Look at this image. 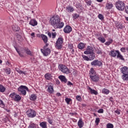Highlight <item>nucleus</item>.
I'll return each instance as SVG.
<instances>
[{
	"label": "nucleus",
	"mask_w": 128,
	"mask_h": 128,
	"mask_svg": "<svg viewBox=\"0 0 128 128\" xmlns=\"http://www.w3.org/2000/svg\"><path fill=\"white\" fill-rule=\"evenodd\" d=\"M49 22L52 26L56 28H62L64 26V22H60V18L58 15L52 17L50 20Z\"/></svg>",
	"instance_id": "f257e3e1"
},
{
	"label": "nucleus",
	"mask_w": 128,
	"mask_h": 128,
	"mask_svg": "<svg viewBox=\"0 0 128 128\" xmlns=\"http://www.w3.org/2000/svg\"><path fill=\"white\" fill-rule=\"evenodd\" d=\"M116 6L118 10L122 12L126 8V4L124 2L118 0L116 3Z\"/></svg>",
	"instance_id": "f03ea898"
},
{
	"label": "nucleus",
	"mask_w": 128,
	"mask_h": 128,
	"mask_svg": "<svg viewBox=\"0 0 128 128\" xmlns=\"http://www.w3.org/2000/svg\"><path fill=\"white\" fill-rule=\"evenodd\" d=\"M60 70L63 74H70V70L64 64H60L58 66Z\"/></svg>",
	"instance_id": "7ed1b4c3"
},
{
	"label": "nucleus",
	"mask_w": 128,
	"mask_h": 128,
	"mask_svg": "<svg viewBox=\"0 0 128 128\" xmlns=\"http://www.w3.org/2000/svg\"><path fill=\"white\" fill-rule=\"evenodd\" d=\"M62 44H64V38L62 37L58 38L55 45L56 48L57 50H62Z\"/></svg>",
	"instance_id": "20e7f679"
},
{
	"label": "nucleus",
	"mask_w": 128,
	"mask_h": 128,
	"mask_svg": "<svg viewBox=\"0 0 128 128\" xmlns=\"http://www.w3.org/2000/svg\"><path fill=\"white\" fill-rule=\"evenodd\" d=\"M26 90H28V88L26 86H21L18 88V92H20L23 96L26 94Z\"/></svg>",
	"instance_id": "39448f33"
},
{
	"label": "nucleus",
	"mask_w": 128,
	"mask_h": 128,
	"mask_svg": "<svg viewBox=\"0 0 128 128\" xmlns=\"http://www.w3.org/2000/svg\"><path fill=\"white\" fill-rule=\"evenodd\" d=\"M26 114L28 118H34V116H36V111L32 109L28 110L26 111Z\"/></svg>",
	"instance_id": "423d86ee"
},
{
	"label": "nucleus",
	"mask_w": 128,
	"mask_h": 128,
	"mask_svg": "<svg viewBox=\"0 0 128 128\" xmlns=\"http://www.w3.org/2000/svg\"><path fill=\"white\" fill-rule=\"evenodd\" d=\"M10 98H14L15 102H20L22 100V97L20 95H18L14 93H12L10 96Z\"/></svg>",
	"instance_id": "0eeeda50"
},
{
	"label": "nucleus",
	"mask_w": 128,
	"mask_h": 128,
	"mask_svg": "<svg viewBox=\"0 0 128 128\" xmlns=\"http://www.w3.org/2000/svg\"><path fill=\"white\" fill-rule=\"evenodd\" d=\"M41 52L44 56H48L50 54V49L48 48H44V49H41Z\"/></svg>",
	"instance_id": "6e6552de"
},
{
	"label": "nucleus",
	"mask_w": 128,
	"mask_h": 128,
	"mask_svg": "<svg viewBox=\"0 0 128 128\" xmlns=\"http://www.w3.org/2000/svg\"><path fill=\"white\" fill-rule=\"evenodd\" d=\"M90 78L92 82H98L100 80V77L98 74L90 76Z\"/></svg>",
	"instance_id": "1a4fd4ad"
},
{
	"label": "nucleus",
	"mask_w": 128,
	"mask_h": 128,
	"mask_svg": "<svg viewBox=\"0 0 128 128\" xmlns=\"http://www.w3.org/2000/svg\"><path fill=\"white\" fill-rule=\"evenodd\" d=\"M94 52V48L92 47L89 46L87 48V49L86 51H84V54H92Z\"/></svg>",
	"instance_id": "9d476101"
},
{
	"label": "nucleus",
	"mask_w": 128,
	"mask_h": 128,
	"mask_svg": "<svg viewBox=\"0 0 128 128\" xmlns=\"http://www.w3.org/2000/svg\"><path fill=\"white\" fill-rule=\"evenodd\" d=\"M90 64L94 66H102V62L98 60H94L90 63Z\"/></svg>",
	"instance_id": "9b49d317"
},
{
	"label": "nucleus",
	"mask_w": 128,
	"mask_h": 128,
	"mask_svg": "<svg viewBox=\"0 0 128 128\" xmlns=\"http://www.w3.org/2000/svg\"><path fill=\"white\" fill-rule=\"evenodd\" d=\"M72 27L70 26H66L64 29V32L65 34H70L72 30Z\"/></svg>",
	"instance_id": "f8f14e48"
},
{
	"label": "nucleus",
	"mask_w": 128,
	"mask_h": 128,
	"mask_svg": "<svg viewBox=\"0 0 128 128\" xmlns=\"http://www.w3.org/2000/svg\"><path fill=\"white\" fill-rule=\"evenodd\" d=\"M58 78L62 82H64V84H66L68 82V79L66 78V76L60 75L58 76Z\"/></svg>",
	"instance_id": "ddd939ff"
},
{
	"label": "nucleus",
	"mask_w": 128,
	"mask_h": 128,
	"mask_svg": "<svg viewBox=\"0 0 128 128\" xmlns=\"http://www.w3.org/2000/svg\"><path fill=\"white\" fill-rule=\"evenodd\" d=\"M120 52L118 50H113L110 52L111 56H113V58H115L116 56V54H118Z\"/></svg>",
	"instance_id": "4468645a"
},
{
	"label": "nucleus",
	"mask_w": 128,
	"mask_h": 128,
	"mask_svg": "<svg viewBox=\"0 0 128 128\" xmlns=\"http://www.w3.org/2000/svg\"><path fill=\"white\" fill-rule=\"evenodd\" d=\"M121 72L123 74H128V67L124 66L120 68Z\"/></svg>",
	"instance_id": "2eb2a0df"
},
{
	"label": "nucleus",
	"mask_w": 128,
	"mask_h": 128,
	"mask_svg": "<svg viewBox=\"0 0 128 128\" xmlns=\"http://www.w3.org/2000/svg\"><path fill=\"white\" fill-rule=\"evenodd\" d=\"M29 24L32 26H38V22H36L35 20H31L29 22Z\"/></svg>",
	"instance_id": "dca6fc26"
},
{
	"label": "nucleus",
	"mask_w": 128,
	"mask_h": 128,
	"mask_svg": "<svg viewBox=\"0 0 128 128\" xmlns=\"http://www.w3.org/2000/svg\"><path fill=\"white\" fill-rule=\"evenodd\" d=\"M66 10L68 12H72L74 10V7L70 6H68L66 8Z\"/></svg>",
	"instance_id": "f3484780"
},
{
	"label": "nucleus",
	"mask_w": 128,
	"mask_h": 128,
	"mask_svg": "<svg viewBox=\"0 0 128 128\" xmlns=\"http://www.w3.org/2000/svg\"><path fill=\"white\" fill-rule=\"evenodd\" d=\"M114 7V4L110 2H108L106 4V10H110Z\"/></svg>",
	"instance_id": "a211bd4d"
},
{
	"label": "nucleus",
	"mask_w": 128,
	"mask_h": 128,
	"mask_svg": "<svg viewBox=\"0 0 128 128\" xmlns=\"http://www.w3.org/2000/svg\"><path fill=\"white\" fill-rule=\"evenodd\" d=\"M89 56L90 60H94L96 58V54L93 52V53L89 54V56Z\"/></svg>",
	"instance_id": "6ab92c4d"
},
{
	"label": "nucleus",
	"mask_w": 128,
	"mask_h": 128,
	"mask_svg": "<svg viewBox=\"0 0 128 128\" xmlns=\"http://www.w3.org/2000/svg\"><path fill=\"white\" fill-rule=\"evenodd\" d=\"M44 78L46 80H50L52 78V74L48 73H47L45 74Z\"/></svg>",
	"instance_id": "aec40b11"
},
{
	"label": "nucleus",
	"mask_w": 128,
	"mask_h": 128,
	"mask_svg": "<svg viewBox=\"0 0 128 128\" xmlns=\"http://www.w3.org/2000/svg\"><path fill=\"white\" fill-rule=\"evenodd\" d=\"M41 37L42 38V40H44V44H46L48 42V36H46L44 34H42Z\"/></svg>",
	"instance_id": "412c9836"
},
{
	"label": "nucleus",
	"mask_w": 128,
	"mask_h": 128,
	"mask_svg": "<svg viewBox=\"0 0 128 128\" xmlns=\"http://www.w3.org/2000/svg\"><path fill=\"white\" fill-rule=\"evenodd\" d=\"M88 90H90V94H95V96H97V94H98V92L97 91H96L94 90H92V88H90V87H88Z\"/></svg>",
	"instance_id": "4be33fe9"
},
{
	"label": "nucleus",
	"mask_w": 128,
	"mask_h": 128,
	"mask_svg": "<svg viewBox=\"0 0 128 128\" xmlns=\"http://www.w3.org/2000/svg\"><path fill=\"white\" fill-rule=\"evenodd\" d=\"M78 126H79L80 128H82L84 126V122H82V120L80 119L78 122Z\"/></svg>",
	"instance_id": "5701e85b"
},
{
	"label": "nucleus",
	"mask_w": 128,
	"mask_h": 128,
	"mask_svg": "<svg viewBox=\"0 0 128 128\" xmlns=\"http://www.w3.org/2000/svg\"><path fill=\"white\" fill-rule=\"evenodd\" d=\"M24 51L27 54H28L29 56H32V51H30V49H28V48H25Z\"/></svg>",
	"instance_id": "b1692460"
},
{
	"label": "nucleus",
	"mask_w": 128,
	"mask_h": 128,
	"mask_svg": "<svg viewBox=\"0 0 128 128\" xmlns=\"http://www.w3.org/2000/svg\"><path fill=\"white\" fill-rule=\"evenodd\" d=\"M40 126L42 128H48V126H46V122H43L40 124Z\"/></svg>",
	"instance_id": "393cba45"
},
{
	"label": "nucleus",
	"mask_w": 128,
	"mask_h": 128,
	"mask_svg": "<svg viewBox=\"0 0 128 128\" xmlns=\"http://www.w3.org/2000/svg\"><path fill=\"white\" fill-rule=\"evenodd\" d=\"M48 90L50 94H52L54 92V87L52 86H50L48 87Z\"/></svg>",
	"instance_id": "a878e982"
},
{
	"label": "nucleus",
	"mask_w": 128,
	"mask_h": 128,
	"mask_svg": "<svg viewBox=\"0 0 128 128\" xmlns=\"http://www.w3.org/2000/svg\"><path fill=\"white\" fill-rule=\"evenodd\" d=\"M102 94H110V90L104 88L102 90Z\"/></svg>",
	"instance_id": "bb28decb"
},
{
	"label": "nucleus",
	"mask_w": 128,
	"mask_h": 128,
	"mask_svg": "<svg viewBox=\"0 0 128 128\" xmlns=\"http://www.w3.org/2000/svg\"><path fill=\"white\" fill-rule=\"evenodd\" d=\"M89 74H90V76H95L96 74V72L94 71L93 68H92L90 69Z\"/></svg>",
	"instance_id": "cd10ccee"
},
{
	"label": "nucleus",
	"mask_w": 128,
	"mask_h": 128,
	"mask_svg": "<svg viewBox=\"0 0 128 128\" xmlns=\"http://www.w3.org/2000/svg\"><path fill=\"white\" fill-rule=\"evenodd\" d=\"M98 40L100 42H102V44L106 42V39L104 38V36L98 37Z\"/></svg>",
	"instance_id": "c85d7f7f"
},
{
	"label": "nucleus",
	"mask_w": 128,
	"mask_h": 128,
	"mask_svg": "<svg viewBox=\"0 0 128 128\" xmlns=\"http://www.w3.org/2000/svg\"><path fill=\"white\" fill-rule=\"evenodd\" d=\"M122 78L123 80H128V74H123Z\"/></svg>",
	"instance_id": "c756f323"
},
{
	"label": "nucleus",
	"mask_w": 128,
	"mask_h": 128,
	"mask_svg": "<svg viewBox=\"0 0 128 128\" xmlns=\"http://www.w3.org/2000/svg\"><path fill=\"white\" fill-rule=\"evenodd\" d=\"M117 58H120V60H124V56L121 55L120 52H118V54H117Z\"/></svg>",
	"instance_id": "7c9ffc66"
},
{
	"label": "nucleus",
	"mask_w": 128,
	"mask_h": 128,
	"mask_svg": "<svg viewBox=\"0 0 128 128\" xmlns=\"http://www.w3.org/2000/svg\"><path fill=\"white\" fill-rule=\"evenodd\" d=\"M76 8H80V10H84V8H82V4L80 3H76Z\"/></svg>",
	"instance_id": "2f4dec72"
},
{
	"label": "nucleus",
	"mask_w": 128,
	"mask_h": 128,
	"mask_svg": "<svg viewBox=\"0 0 128 128\" xmlns=\"http://www.w3.org/2000/svg\"><path fill=\"white\" fill-rule=\"evenodd\" d=\"M6 92V88L0 84V92Z\"/></svg>",
	"instance_id": "473e14b6"
},
{
	"label": "nucleus",
	"mask_w": 128,
	"mask_h": 128,
	"mask_svg": "<svg viewBox=\"0 0 128 128\" xmlns=\"http://www.w3.org/2000/svg\"><path fill=\"white\" fill-rule=\"evenodd\" d=\"M30 100L34 101L36 100V96L34 94H32L30 97Z\"/></svg>",
	"instance_id": "72a5a7b5"
},
{
	"label": "nucleus",
	"mask_w": 128,
	"mask_h": 128,
	"mask_svg": "<svg viewBox=\"0 0 128 128\" xmlns=\"http://www.w3.org/2000/svg\"><path fill=\"white\" fill-rule=\"evenodd\" d=\"M78 48L80 50H82V48H84V43H80L78 44Z\"/></svg>",
	"instance_id": "f704fd0d"
},
{
	"label": "nucleus",
	"mask_w": 128,
	"mask_h": 128,
	"mask_svg": "<svg viewBox=\"0 0 128 128\" xmlns=\"http://www.w3.org/2000/svg\"><path fill=\"white\" fill-rule=\"evenodd\" d=\"M5 72L6 74H10V68H5Z\"/></svg>",
	"instance_id": "c9c22d12"
},
{
	"label": "nucleus",
	"mask_w": 128,
	"mask_h": 128,
	"mask_svg": "<svg viewBox=\"0 0 128 128\" xmlns=\"http://www.w3.org/2000/svg\"><path fill=\"white\" fill-rule=\"evenodd\" d=\"M82 57L83 58L84 60H86L87 62H88V60H90V57L88 58V56L82 55Z\"/></svg>",
	"instance_id": "e433bc0d"
},
{
	"label": "nucleus",
	"mask_w": 128,
	"mask_h": 128,
	"mask_svg": "<svg viewBox=\"0 0 128 128\" xmlns=\"http://www.w3.org/2000/svg\"><path fill=\"white\" fill-rule=\"evenodd\" d=\"M79 17H80V15H78V14H73V18H74V20H76V18H78Z\"/></svg>",
	"instance_id": "4c0bfd02"
},
{
	"label": "nucleus",
	"mask_w": 128,
	"mask_h": 128,
	"mask_svg": "<svg viewBox=\"0 0 128 128\" xmlns=\"http://www.w3.org/2000/svg\"><path fill=\"white\" fill-rule=\"evenodd\" d=\"M106 128H114V124L108 123L106 125Z\"/></svg>",
	"instance_id": "58836bf2"
},
{
	"label": "nucleus",
	"mask_w": 128,
	"mask_h": 128,
	"mask_svg": "<svg viewBox=\"0 0 128 128\" xmlns=\"http://www.w3.org/2000/svg\"><path fill=\"white\" fill-rule=\"evenodd\" d=\"M12 28L14 32H18L20 30V28L18 26L14 27V26H12Z\"/></svg>",
	"instance_id": "ea45409f"
},
{
	"label": "nucleus",
	"mask_w": 128,
	"mask_h": 128,
	"mask_svg": "<svg viewBox=\"0 0 128 128\" xmlns=\"http://www.w3.org/2000/svg\"><path fill=\"white\" fill-rule=\"evenodd\" d=\"M0 106H1L2 108H4V106H6V105H4V102L2 101V100H0Z\"/></svg>",
	"instance_id": "a19ab883"
},
{
	"label": "nucleus",
	"mask_w": 128,
	"mask_h": 128,
	"mask_svg": "<svg viewBox=\"0 0 128 128\" xmlns=\"http://www.w3.org/2000/svg\"><path fill=\"white\" fill-rule=\"evenodd\" d=\"M65 100L68 104H70V100H72V99L69 98H66L65 99Z\"/></svg>",
	"instance_id": "79ce46f5"
},
{
	"label": "nucleus",
	"mask_w": 128,
	"mask_h": 128,
	"mask_svg": "<svg viewBox=\"0 0 128 128\" xmlns=\"http://www.w3.org/2000/svg\"><path fill=\"white\" fill-rule=\"evenodd\" d=\"M16 72H18V74H22V72H23L24 71L21 70L19 68H16Z\"/></svg>",
	"instance_id": "37998d69"
},
{
	"label": "nucleus",
	"mask_w": 128,
	"mask_h": 128,
	"mask_svg": "<svg viewBox=\"0 0 128 128\" xmlns=\"http://www.w3.org/2000/svg\"><path fill=\"white\" fill-rule=\"evenodd\" d=\"M98 18H100V20H102L104 18V15H102V14H99L98 15Z\"/></svg>",
	"instance_id": "c03bdc74"
},
{
	"label": "nucleus",
	"mask_w": 128,
	"mask_h": 128,
	"mask_svg": "<svg viewBox=\"0 0 128 128\" xmlns=\"http://www.w3.org/2000/svg\"><path fill=\"white\" fill-rule=\"evenodd\" d=\"M76 100H77L78 102H80V100H82V97L80 96H76Z\"/></svg>",
	"instance_id": "a18cd8bd"
},
{
	"label": "nucleus",
	"mask_w": 128,
	"mask_h": 128,
	"mask_svg": "<svg viewBox=\"0 0 128 128\" xmlns=\"http://www.w3.org/2000/svg\"><path fill=\"white\" fill-rule=\"evenodd\" d=\"M112 42V40H111L110 41L107 42L105 43L106 46H110V44Z\"/></svg>",
	"instance_id": "49530a36"
},
{
	"label": "nucleus",
	"mask_w": 128,
	"mask_h": 128,
	"mask_svg": "<svg viewBox=\"0 0 128 128\" xmlns=\"http://www.w3.org/2000/svg\"><path fill=\"white\" fill-rule=\"evenodd\" d=\"M98 114H104V109L100 108L98 110Z\"/></svg>",
	"instance_id": "de8ad7c7"
},
{
	"label": "nucleus",
	"mask_w": 128,
	"mask_h": 128,
	"mask_svg": "<svg viewBox=\"0 0 128 128\" xmlns=\"http://www.w3.org/2000/svg\"><path fill=\"white\" fill-rule=\"evenodd\" d=\"M95 122H96V124L97 125L100 122V118H96Z\"/></svg>",
	"instance_id": "09e8293b"
},
{
	"label": "nucleus",
	"mask_w": 128,
	"mask_h": 128,
	"mask_svg": "<svg viewBox=\"0 0 128 128\" xmlns=\"http://www.w3.org/2000/svg\"><path fill=\"white\" fill-rule=\"evenodd\" d=\"M96 52L98 54H102V50H96Z\"/></svg>",
	"instance_id": "8fccbe9b"
},
{
	"label": "nucleus",
	"mask_w": 128,
	"mask_h": 128,
	"mask_svg": "<svg viewBox=\"0 0 128 128\" xmlns=\"http://www.w3.org/2000/svg\"><path fill=\"white\" fill-rule=\"evenodd\" d=\"M56 36V32H52V38H55Z\"/></svg>",
	"instance_id": "3c124183"
},
{
	"label": "nucleus",
	"mask_w": 128,
	"mask_h": 128,
	"mask_svg": "<svg viewBox=\"0 0 128 128\" xmlns=\"http://www.w3.org/2000/svg\"><path fill=\"white\" fill-rule=\"evenodd\" d=\"M86 4H87V6H91L92 5V1L89 0V1H86Z\"/></svg>",
	"instance_id": "603ef678"
},
{
	"label": "nucleus",
	"mask_w": 128,
	"mask_h": 128,
	"mask_svg": "<svg viewBox=\"0 0 128 128\" xmlns=\"http://www.w3.org/2000/svg\"><path fill=\"white\" fill-rule=\"evenodd\" d=\"M22 74H24V76H28V72L26 70L23 71Z\"/></svg>",
	"instance_id": "864d4df0"
},
{
	"label": "nucleus",
	"mask_w": 128,
	"mask_h": 128,
	"mask_svg": "<svg viewBox=\"0 0 128 128\" xmlns=\"http://www.w3.org/2000/svg\"><path fill=\"white\" fill-rule=\"evenodd\" d=\"M28 128H36V125L32 124L28 126Z\"/></svg>",
	"instance_id": "5fc2aeb1"
},
{
	"label": "nucleus",
	"mask_w": 128,
	"mask_h": 128,
	"mask_svg": "<svg viewBox=\"0 0 128 128\" xmlns=\"http://www.w3.org/2000/svg\"><path fill=\"white\" fill-rule=\"evenodd\" d=\"M125 12L128 14V6H125Z\"/></svg>",
	"instance_id": "6e6d98bb"
},
{
	"label": "nucleus",
	"mask_w": 128,
	"mask_h": 128,
	"mask_svg": "<svg viewBox=\"0 0 128 128\" xmlns=\"http://www.w3.org/2000/svg\"><path fill=\"white\" fill-rule=\"evenodd\" d=\"M120 50H121V52H126V48H120Z\"/></svg>",
	"instance_id": "4d7b16f0"
},
{
	"label": "nucleus",
	"mask_w": 128,
	"mask_h": 128,
	"mask_svg": "<svg viewBox=\"0 0 128 128\" xmlns=\"http://www.w3.org/2000/svg\"><path fill=\"white\" fill-rule=\"evenodd\" d=\"M18 54H19L20 56H21V57L24 56V54H22L20 53V52H18Z\"/></svg>",
	"instance_id": "13d9d810"
},
{
	"label": "nucleus",
	"mask_w": 128,
	"mask_h": 128,
	"mask_svg": "<svg viewBox=\"0 0 128 128\" xmlns=\"http://www.w3.org/2000/svg\"><path fill=\"white\" fill-rule=\"evenodd\" d=\"M114 112H116V114H120V110H116Z\"/></svg>",
	"instance_id": "bf43d9fd"
},
{
	"label": "nucleus",
	"mask_w": 128,
	"mask_h": 128,
	"mask_svg": "<svg viewBox=\"0 0 128 128\" xmlns=\"http://www.w3.org/2000/svg\"><path fill=\"white\" fill-rule=\"evenodd\" d=\"M48 44L46 43V46H44V48H48Z\"/></svg>",
	"instance_id": "052dcab7"
},
{
	"label": "nucleus",
	"mask_w": 128,
	"mask_h": 128,
	"mask_svg": "<svg viewBox=\"0 0 128 128\" xmlns=\"http://www.w3.org/2000/svg\"><path fill=\"white\" fill-rule=\"evenodd\" d=\"M48 122L50 124H52V121L50 119H48Z\"/></svg>",
	"instance_id": "680f3d73"
},
{
	"label": "nucleus",
	"mask_w": 128,
	"mask_h": 128,
	"mask_svg": "<svg viewBox=\"0 0 128 128\" xmlns=\"http://www.w3.org/2000/svg\"><path fill=\"white\" fill-rule=\"evenodd\" d=\"M69 48L70 50H72L74 48V46H72V45L70 44V46H69Z\"/></svg>",
	"instance_id": "e2e57ef3"
},
{
	"label": "nucleus",
	"mask_w": 128,
	"mask_h": 128,
	"mask_svg": "<svg viewBox=\"0 0 128 128\" xmlns=\"http://www.w3.org/2000/svg\"><path fill=\"white\" fill-rule=\"evenodd\" d=\"M31 36H32L33 38H36V35L34 32H32L31 34Z\"/></svg>",
	"instance_id": "0e129e2a"
},
{
	"label": "nucleus",
	"mask_w": 128,
	"mask_h": 128,
	"mask_svg": "<svg viewBox=\"0 0 128 128\" xmlns=\"http://www.w3.org/2000/svg\"><path fill=\"white\" fill-rule=\"evenodd\" d=\"M68 86H72V82L69 81L68 82Z\"/></svg>",
	"instance_id": "69168bd1"
},
{
	"label": "nucleus",
	"mask_w": 128,
	"mask_h": 128,
	"mask_svg": "<svg viewBox=\"0 0 128 128\" xmlns=\"http://www.w3.org/2000/svg\"><path fill=\"white\" fill-rule=\"evenodd\" d=\"M70 51L71 52H72V54H74V48H73V49H71V50H70Z\"/></svg>",
	"instance_id": "338daca9"
},
{
	"label": "nucleus",
	"mask_w": 128,
	"mask_h": 128,
	"mask_svg": "<svg viewBox=\"0 0 128 128\" xmlns=\"http://www.w3.org/2000/svg\"><path fill=\"white\" fill-rule=\"evenodd\" d=\"M48 36H49V38H52V33L48 32Z\"/></svg>",
	"instance_id": "774afa93"
}]
</instances>
